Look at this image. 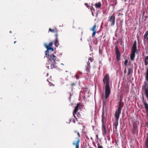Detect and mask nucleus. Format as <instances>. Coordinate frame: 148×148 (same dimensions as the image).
<instances>
[{"instance_id": "0eeeda50", "label": "nucleus", "mask_w": 148, "mask_h": 148, "mask_svg": "<svg viewBox=\"0 0 148 148\" xmlns=\"http://www.w3.org/2000/svg\"><path fill=\"white\" fill-rule=\"evenodd\" d=\"M131 131L134 134L138 133V126L136 123L134 122L133 124V128L131 129Z\"/></svg>"}, {"instance_id": "a18cd8bd", "label": "nucleus", "mask_w": 148, "mask_h": 148, "mask_svg": "<svg viewBox=\"0 0 148 148\" xmlns=\"http://www.w3.org/2000/svg\"><path fill=\"white\" fill-rule=\"evenodd\" d=\"M47 81H48L49 82L48 79H47Z\"/></svg>"}, {"instance_id": "ea45409f", "label": "nucleus", "mask_w": 148, "mask_h": 148, "mask_svg": "<svg viewBox=\"0 0 148 148\" xmlns=\"http://www.w3.org/2000/svg\"><path fill=\"white\" fill-rule=\"evenodd\" d=\"M96 137L97 138H98V135H96Z\"/></svg>"}, {"instance_id": "423d86ee", "label": "nucleus", "mask_w": 148, "mask_h": 148, "mask_svg": "<svg viewBox=\"0 0 148 148\" xmlns=\"http://www.w3.org/2000/svg\"><path fill=\"white\" fill-rule=\"evenodd\" d=\"M115 15L114 13L112 15L109 17L108 21L111 23V25L114 26L115 24Z\"/></svg>"}, {"instance_id": "4c0bfd02", "label": "nucleus", "mask_w": 148, "mask_h": 148, "mask_svg": "<svg viewBox=\"0 0 148 148\" xmlns=\"http://www.w3.org/2000/svg\"><path fill=\"white\" fill-rule=\"evenodd\" d=\"M76 78L77 79H79V77L77 75H76Z\"/></svg>"}, {"instance_id": "7ed1b4c3", "label": "nucleus", "mask_w": 148, "mask_h": 148, "mask_svg": "<svg viewBox=\"0 0 148 148\" xmlns=\"http://www.w3.org/2000/svg\"><path fill=\"white\" fill-rule=\"evenodd\" d=\"M75 136H76L77 137L75 138V140H74L72 144L75 147V148H79V143H80V140L79 138L80 136L79 133L76 131H75L74 132Z\"/></svg>"}, {"instance_id": "c756f323", "label": "nucleus", "mask_w": 148, "mask_h": 148, "mask_svg": "<svg viewBox=\"0 0 148 148\" xmlns=\"http://www.w3.org/2000/svg\"><path fill=\"white\" fill-rule=\"evenodd\" d=\"M90 10L92 12H95V8L93 7V6H92L90 8Z\"/></svg>"}, {"instance_id": "e433bc0d", "label": "nucleus", "mask_w": 148, "mask_h": 148, "mask_svg": "<svg viewBox=\"0 0 148 148\" xmlns=\"http://www.w3.org/2000/svg\"><path fill=\"white\" fill-rule=\"evenodd\" d=\"M145 65L146 66L148 64V61H145Z\"/></svg>"}, {"instance_id": "f3484780", "label": "nucleus", "mask_w": 148, "mask_h": 148, "mask_svg": "<svg viewBox=\"0 0 148 148\" xmlns=\"http://www.w3.org/2000/svg\"><path fill=\"white\" fill-rule=\"evenodd\" d=\"M144 41L147 40V46L148 47V30L145 32V34L143 36Z\"/></svg>"}, {"instance_id": "a878e982", "label": "nucleus", "mask_w": 148, "mask_h": 148, "mask_svg": "<svg viewBox=\"0 0 148 148\" xmlns=\"http://www.w3.org/2000/svg\"><path fill=\"white\" fill-rule=\"evenodd\" d=\"M106 108V102H103V108L102 109H104V108Z\"/></svg>"}, {"instance_id": "4468645a", "label": "nucleus", "mask_w": 148, "mask_h": 148, "mask_svg": "<svg viewBox=\"0 0 148 148\" xmlns=\"http://www.w3.org/2000/svg\"><path fill=\"white\" fill-rule=\"evenodd\" d=\"M103 134V136L106 135L107 134V130L105 126V123H102Z\"/></svg>"}, {"instance_id": "9b49d317", "label": "nucleus", "mask_w": 148, "mask_h": 148, "mask_svg": "<svg viewBox=\"0 0 148 148\" xmlns=\"http://www.w3.org/2000/svg\"><path fill=\"white\" fill-rule=\"evenodd\" d=\"M136 43H137L136 41H135L133 43V46L132 47V48L131 50L132 53H135L136 51Z\"/></svg>"}, {"instance_id": "37998d69", "label": "nucleus", "mask_w": 148, "mask_h": 148, "mask_svg": "<svg viewBox=\"0 0 148 148\" xmlns=\"http://www.w3.org/2000/svg\"><path fill=\"white\" fill-rule=\"evenodd\" d=\"M126 71V70L125 69L124 71V72L125 73Z\"/></svg>"}, {"instance_id": "20e7f679", "label": "nucleus", "mask_w": 148, "mask_h": 148, "mask_svg": "<svg viewBox=\"0 0 148 148\" xmlns=\"http://www.w3.org/2000/svg\"><path fill=\"white\" fill-rule=\"evenodd\" d=\"M144 84L142 88V92H144L148 100V84L146 81L144 82Z\"/></svg>"}, {"instance_id": "412c9836", "label": "nucleus", "mask_w": 148, "mask_h": 148, "mask_svg": "<svg viewBox=\"0 0 148 148\" xmlns=\"http://www.w3.org/2000/svg\"><path fill=\"white\" fill-rule=\"evenodd\" d=\"M135 57V53H132L130 56V58L132 61H133L134 60Z\"/></svg>"}, {"instance_id": "a19ab883", "label": "nucleus", "mask_w": 148, "mask_h": 148, "mask_svg": "<svg viewBox=\"0 0 148 148\" xmlns=\"http://www.w3.org/2000/svg\"><path fill=\"white\" fill-rule=\"evenodd\" d=\"M16 42V41H15V42H14V44H15Z\"/></svg>"}, {"instance_id": "b1692460", "label": "nucleus", "mask_w": 148, "mask_h": 148, "mask_svg": "<svg viewBox=\"0 0 148 148\" xmlns=\"http://www.w3.org/2000/svg\"><path fill=\"white\" fill-rule=\"evenodd\" d=\"M45 47L47 48V50H51L52 51H54V49L51 47H49V46H45Z\"/></svg>"}, {"instance_id": "2eb2a0df", "label": "nucleus", "mask_w": 148, "mask_h": 148, "mask_svg": "<svg viewBox=\"0 0 148 148\" xmlns=\"http://www.w3.org/2000/svg\"><path fill=\"white\" fill-rule=\"evenodd\" d=\"M56 63H47L46 67L49 69H52L55 68V65Z\"/></svg>"}, {"instance_id": "58836bf2", "label": "nucleus", "mask_w": 148, "mask_h": 148, "mask_svg": "<svg viewBox=\"0 0 148 148\" xmlns=\"http://www.w3.org/2000/svg\"><path fill=\"white\" fill-rule=\"evenodd\" d=\"M92 15L94 16V14H93V12H92Z\"/></svg>"}, {"instance_id": "c9c22d12", "label": "nucleus", "mask_w": 148, "mask_h": 148, "mask_svg": "<svg viewBox=\"0 0 148 148\" xmlns=\"http://www.w3.org/2000/svg\"><path fill=\"white\" fill-rule=\"evenodd\" d=\"M145 61H148V56L146 57L145 59Z\"/></svg>"}, {"instance_id": "4be33fe9", "label": "nucleus", "mask_w": 148, "mask_h": 148, "mask_svg": "<svg viewBox=\"0 0 148 148\" xmlns=\"http://www.w3.org/2000/svg\"><path fill=\"white\" fill-rule=\"evenodd\" d=\"M58 38H56L54 42L55 46L56 47H57L59 45L58 41Z\"/></svg>"}, {"instance_id": "6e6552de", "label": "nucleus", "mask_w": 148, "mask_h": 148, "mask_svg": "<svg viewBox=\"0 0 148 148\" xmlns=\"http://www.w3.org/2000/svg\"><path fill=\"white\" fill-rule=\"evenodd\" d=\"M115 51L116 52V58L117 59V61H119L120 60L121 54L119 49L116 45L115 47Z\"/></svg>"}, {"instance_id": "f03ea898", "label": "nucleus", "mask_w": 148, "mask_h": 148, "mask_svg": "<svg viewBox=\"0 0 148 148\" xmlns=\"http://www.w3.org/2000/svg\"><path fill=\"white\" fill-rule=\"evenodd\" d=\"M109 76L108 74H106L103 79V81L105 86V97L107 99L110 94V90L109 86Z\"/></svg>"}, {"instance_id": "473e14b6", "label": "nucleus", "mask_w": 148, "mask_h": 148, "mask_svg": "<svg viewBox=\"0 0 148 148\" xmlns=\"http://www.w3.org/2000/svg\"><path fill=\"white\" fill-rule=\"evenodd\" d=\"M97 148H103V147L100 145L99 143L97 144Z\"/></svg>"}, {"instance_id": "bb28decb", "label": "nucleus", "mask_w": 148, "mask_h": 148, "mask_svg": "<svg viewBox=\"0 0 148 148\" xmlns=\"http://www.w3.org/2000/svg\"><path fill=\"white\" fill-rule=\"evenodd\" d=\"M132 73V70L131 69H128V74L130 75V73Z\"/></svg>"}, {"instance_id": "39448f33", "label": "nucleus", "mask_w": 148, "mask_h": 148, "mask_svg": "<svg viewBox=\"0 0 148 148\" xmlns=\"http://www.w3.org/2000/svg\"><path fill=\"white\" fill-rule=\"evenodd\" d=\"M46 57L48 58V63H56L57 58L54 54L48 55Z\"/></svg>"}, {"instance_id": "dca6fc26", "label": "nucleus", "mask_w": 148, "mask_h": 148, "mask_svg": "<svg viewBox=\"0 0 148 148\" xmlns=\"http://www.w3.org/2000/svg\"><path fill=\"white\" fill-rule=\"evenodd\" d=\"M80 106V104L79 103H77L76 106H75V108L74 110V111L73 112V116L75 118H76V117L75 116V114L76 113L77 111H78V108L79 106Z\"/></svg>"}, {"instance_id": "aec40b11", "label": "nucleus", "mask_w": 148, "mask_h": 148, "mask_svg": "<svg viewBox=\"0 0 148 148\" xmlns=\"http://www.w3.org/2000/svg\"><path fill=\"white\" fill-rule=\"evenodd\" d=\"M49 31L50 32L56 33H57L58 32V29L56 28H55L53 29H51V28H50L49 29Z\"/></svg>"}, {"instance_id": "2f4dec72", "label": "nucleus", "mask_w": 148, "mask_h": 148, "mask_svg": "<svg viewBox=\"0 0 148 148\" xmlns=\"http://www.w3.org/2000/svg\"><path fill=\"white\" fill-rule=\"evenodd\" d=\"M93 59L92 58H90L88 59V61H90V62H92L93 60Z\"/></svg>"}, {"instance_id": "9d476101", "label": "nucleus", "mask_w": 148, "mask_h": 148, "mask_svg": "<svg viewBox=\"0 0 148 148\" xmlns=\"http://www.w3.org/2000/svg\"><path fill=\"white\" fill-rule=\"evenodd\" d=\"M106 114L107 113H106L105 112H104V109H102V113L101 116L102 123H105V118L106 117Z\"/></svg>"}, {"instance_id": "1a4fd4ad", "label": "nucleus", "mask_w": 148, "mask_h": 148, "mask_svg": "<svg viewBox=\"0 0 148 148\" xmlns=\"http://www.w3.org/2000/svg\"><path fill=\"white\" fill-rule=\"evenodd\" d=\"M143 102L144 105L145 110L147 114H148V104L146 101V100L145 99L144 96L143 95H142Z\"/></svg>"}, {"instance_id": "6ab92c4d", "label": "nucleus", "mask_w": 148, "mask_h": 148, "mask_svg": "<svg viewBox=\"0 0 148 148\" xmlns=\"http://www.w3.org/2000/svg\"><path fill=\"white\" fill-rule=\"evenodd\" d=\"M147 138L145 141V146L147 148H148V133L146 134Z\"/></svg>"}, {"instance_id": "a211bd4d", "label": "nucleus", "mask_w": 148, "mask_h": 148, "mask_svg": "<svg viewBox=\"0 0 148 148\" xmlns=\"http://www.w3.org/2000/svg\"><path fill=\"white\" fill-rule=\"evenodd\" d=\"M94 5L96 9H98L101 6V2H99L96 3Z\"/></svg>"}, {"instance_id": "c03bdc74", "label": "nucleus", "mask_w": 148, "mask_h": 148, "mask_svg": "<svg viewBox=\"0 0 148 148\" xmlns=\"http://www.w3.org/2000/svg\"><path fill=\"white\" fill-rule=\"evenodd\" d=\"M91 5H92V6L93 3H92L91 4Z\"/></svg>"}, {"instance_id": "f8f14e48", "label": "nucleus", "mask_w": 148, "mask_h": 148, "mask_svg": "<svg viewBox=\"0 0 148 148\" xmlns=\"http://www.w3.org/2000/svg\"><path fill=\"white\" fill-rule=\"evenodd\" d=\"M96 24H95L90 29L91 31H93V33H92V37H94V36L95 35L97 29H96Z\"/></svg>"}, {"instance_id": "7c9ffc66", "label": "nucleus", "mask_w": 148, "mask_h": 148, "mask_svg": "<svg viewBox=\"0 0 148 148\" xmlns=\"http://www.w3.org/2000/svg\"><path fill=\"white\" fill-rule=\"evenodd\" d=\"M75 84L74 83H72L71 84V87L72 89L73 88L74 86H75Z\"/></svg>"}, {"instance_id": "79ce46f5", "label": "nucleus", "mask_w": 148, "mask_h": 148, "mask_svg": "<svg viewBox=\"0 0 148 148\" xmlns=\"http://www.w3.org/2000/svg\"><path fill=\"white\" fill-rule=\"evenodd\" d=\"M70 120V122H69V123H70V122L71 121V119H70V120Z\"/></svg>"}, {"instance_id": "393cba45", "label": "nucleus", "mask_w": 148, "mask_h": 148, "mask_svg": "<svg viewBox=\"0 0 148 148\" xmlns=\"http://www.w3.org/2000/svg\"><path fill=\"white\" fill-rule=\"evenodd\" d=\"M53 44V42H50L49 44H45V46H49V47H51Z\"/></svg>"}, {"instance_id": "ddd939ff", "label": "nucleus", "mask_w": 148, "mask_h": 148, "mask_svg": "<svg viewBox=\"0 0 148 148\" xmlns=\"http://www.w3.org/2000/svg\"><path fill=\"white\" fill-rule=\"evenodd\" d=\"M86 71H87V74L88 75L90 73V62L89 61L87 62V66H86Z\"/></svg>"}, {"instance_id": "f704fd0d", "label": "nucleus", "mask_w": 148, "mask_h": 148, "mask_svg": "<svg viewBox=\"0 0 148 148\" xmlns=\"http://www.w3.org/2000/svg\"><path fill=\"white\" fill-rule=\"evenodd\" d=\"M55 34H56L55 35V36L56 37V38H58V32H57V33H56Z\"/></svg>"}, {"instance_id": "f257e3e1", "label": "nucleus", "mask_w": 148, "mask_h": 148, "mask_svg": "<svg viewBox=\"0 0 148 148\" xmlns=\"http://www.w3.org/2000/svg\"><path fill=\"white\" fill-rule=\"evenodd\" d=\"M121 100L119 101L118 108L116 110L114 116L115 119L113 122V130L115 131H116L117 130V127L118 125L119 119L120 115L121 112Z\"/></svg>"}, {"instance_id": "c85d7f7f", "label": "nucleus", "mask_w": 148, "mask_h": 148, "mask_svg": "<svg viewBox=\"0 0 148 148\" xmlns=\"http://www.w3.org/2000/svg\"><path fill=\"white\" fill-rule=\"evenodd\" d=\"M128 60H125L124 63V65L125 66H127V63H128Z\"/></svg>"}, {"instance_id": "cd10ccee", "label": "nucleus", "mask_w": 148, "mask_h": 148, "mask_svg": "<svg viewBox=\"0 0 148 148\" xmlns=\"http://www.w3.org/2000/svg\"><path fill=\"white\" fill-rule=\"evenodd\" d=\"M46 56H48V55H50L49 53V50H47L45 51Z\"/></svg>"}, {"instance_id": "72a5a7b5", "label": "nucleus", "mask_w": 148, "mask_h": 148, "mask_svg": "<svg viewBox=\"0 0 148 148\" xmlns=\"http://www.w3.org/2000/svg\"><path fill=\"white\" fill-rule=\"evenodd\" d=\"M84 5L86 6V7L88 8H90V6H89L88 4V3H85L84 4Z\"/></svg>"}, {"instance_id": "5701e85b", "label": "nucleus", "mask_w": 148, "mask_h": 148, "mask_svg": "<svg viewBox=\"0 0 148 148\" xmlns=\"http://www.w3.org/2000/svg\"><path fill=\"white\" fill-rule=\"evenodd\" d=\"M145 77L146 80L148 82V68L147 69Z\"/></svg>"}]
</instances>
